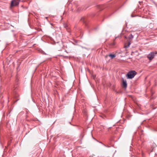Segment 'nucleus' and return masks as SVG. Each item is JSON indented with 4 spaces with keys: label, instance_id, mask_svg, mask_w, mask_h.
I'll return each mask as SVG.
<instances>
[{
    "label": "nucleus",
    "instance_id": "1a4fd4ad",
    "mask_svg": "<svg viewBox=\"0 0 157 157\" xmlns=\"http://www.w3.org/2000/svg\"><path fill=\"white\" fill-rule=\"evenodd\" d=\"M99 143H101V144H102L103 145H104V146H106V145H105V144H103L102 142H100Z\"/></svg>",
    "mask_w": 157,
    "mask_h": 157
},
{
    "label": "nucleus",
    "instance_id": "f03ea898",
    "mask_svg": "<svg viewBox=\"0 0 157 157\" xmlns=\"http://www.w3.org/2000/svg\"><path fill=\"white\" fill-rule=\"evenodd\" d=\"M157 54V51L151 52L148 55L147 57L149 60H151L154 58L155 55Z\"/></svg>",
    "mask_w": 157,
    "mask_h": 157
},
{
    "label": "nucleus",
    "instance_id": "f257e3e1",
    "mask_svg": "<svg viewBox=\"0 0 157 157\" xmlns=\"http://www.w3.org/2000/svg\"><path fill=\"white\" fill-rule=\"evenodd\" d=\"M136 74V72L135 71H129L127 74V78L132 79L134 77Z\"/></svg>",
    "mask_w": 157,
    "mask_h": 157
},
{
    "label": "nucleus",
    "instance_id": "423d86ee",
    "mask_svg": "<svg viewBox=\"0 0 157 157\" xmlns=\"http://www.w3.org/2000/svg\"><path fill=\"white\" fill-rule=\"evenodd\" d=\"M133 38V36L132 35V34L131 33L128 37V39L129 40H131Z\"/></svg>",
    "mask_w": 157,
    "mask_h": 157
},
{
    "label": "nucleus",
    "instance_id": "7ed1b4c3",
    "mask_svg": "<svg viewBox=\"0 0 157 157\" xmlns=\"http://www.w3.org/2000/svg\"><path fill=\"white\" fill-rule=\"evenodd\" d=\"M19 0H13L11 2V6H18L19 4Z\"/></svg>",
    "mask_w": 157,
    "mask_h": 157
},
{
    "label": "nucleus",
    "instance_id": "20e7f679",
    "mask_svg": "<svg viewBox=\"0 0 157 157\" xmlns=\"http://www.w3.org/2000/svg\"><path fill=\"white\" fill-rule=\"evenodd\" d=\"M122 83L124 87L125 88H126L127 86V83L126 80L123 79L122 81Z\"/></svg>",
    "mask_w": 157,
    "mask_h": 157
},
{
    "label": "nucleus",
    "instance_id": "39448f33",
    "mask_svg": "<svg viewBox=\"0 0 157 157\" xmlns=\"http://www.w3.org/2000/svg\"><path fill=\"white\" fill-rule=\"evenodd\" d=\"M109 56L111 58V59H112L115 57L116 56L115 54H111L109 55Z\"/></svg>",
    "mask_w": 157,
    "mask_h": 157
},
{
    "label": "nucleus",
    "instance_id": "6e6552de",
    "mask_svg": "<svg viewBox=\"0 0 157 157\" xmlns=\"http://www.w3.org/2000/svg\"><path fill=\"white\" fill-rule=\"evenodd\" d=\"M115 45V43L114 42L111 44V45L112 46H114Z\"/></svg>",
    "mask_w": 157,
    "mask_h": 157
},
{
    "label": "nucleus",
    "instance_id": "0eeeda50",
    "mask_svg": "<svg viewBox=\"0 0 157 157\" xmlns=\"http://www.w3.org/2000/svg\"><path fill=\"white\" fill-rule=\"evenodd\" d=\"M130 44V42H129L128 43V44L127 45L125 46V48H128L129 47V46Z\"/></svg>",
    "mask_w": 157,
    "mask_h": 157
}]
</instances>
